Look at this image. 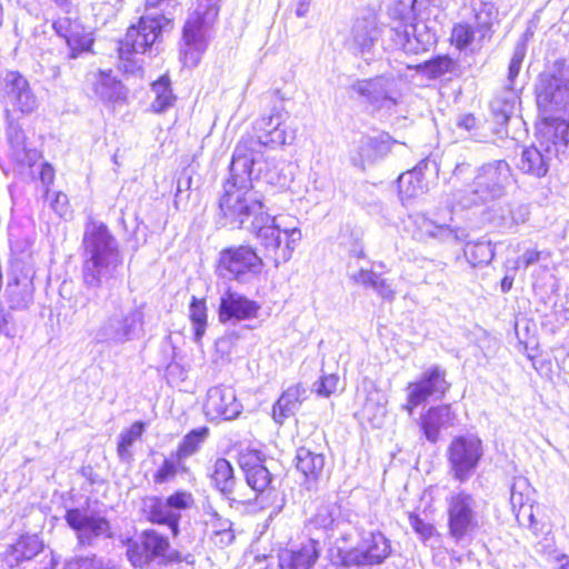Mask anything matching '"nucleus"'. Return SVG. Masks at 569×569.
Masks as SVG:
<instances>
[{
  "label": "nucleus",
  "mask_w": 569,
  "mask_h": 569,
  "mask_svg": "<svg viewBox=\"0 0 569 569\" xmlns=\"http://www.w3.org/2000/svg\"><path fill=\"white\" fill-rule=\"evenodd\" d=\"M82 279L88 288H100L120 276L123 253L108 227L89 221L83 233Z\"/></svg>",
  "instance_id": "1"
},
{
  "label": "nucleus",
  "mask_w": 569,
  "mask_h": 569,
  "mask_svg": "<svg viewBox=\"0 0 569 569\" xmlns=\"http://www.w3.org/2000/svg\"><path fill=\"white\" fill-rule=\"evenodd\" d=\"M127 557L133 567L142 568L151 562L148 550L144 549L143 538L129 539L127 542Z\"/></svg>",
  "instance_id": "51"
},
{
  "label": "nucleus",
  "mask_w": 569,
  "mask_h": 569,
  "mask_svg": "<svg viewBox=\"0 0 569 569\" xmlns=\"http://www.w3.org/2000/svg\"><path fill=\"white\" fill-rule=\"evenodd\" d=\"M253 167L246 171L237 170L233 159L230 164V178L223 186L220 198V210L232 227L242 228L249 218L252 220L263 211V203L258 193L252 190Z\"/></svg>",
  "instance_id": "3"
},
{
  "label": "nucleus",
  "mask_w": 569,
  "mask_h": 569,
  "mask_svg": "<svg viewBox=\"0 0 569 569\" xmlns=\"http://www.w3.org/2000/svg\"><path fill=\"white\" fill-rule=\"evenodd\" d=\"M248 229L253 232L262 247L266 258L274 267L288 262L302 239L300 228L281 217L260 213L251 220Z\"/></svg>",
  "instance_id": "4"
},
{
  "label": "nucleus",
  "mask_w": 569,
  "mask_h": 569,
  "mask_svg": "<svg viewBox=\"0 0 569 569\" xmlns=\"http://www.w3.org/2000/svg\"><path fill=\"white\" fill-rule=\"evenodd\" d=\"M511 178V170L505 160L488 162L479 168L471 186V198L465 206L485 203L500 198Z\"/></svg>",
  "instance_id": "11"
},
{
  "label": "nucleus",
  "mask_w": 569,
  "mask_h": 569,
  "mask_svg": "<svg viewBox=\"0 0 569 569\" xmlns=\"http://www.w3.org/2000/svg\"><path fill=\"white\" fill-rule=\"evenodd\" d=\"M531 487L527 479L517 478L511 485L510 503L513 512L520 511L530 500Z\"/></svg>",
  "instance_id": "48"
},
{
  "label": "nucleus",
  "mask_w": 569,
  "mask_h": 569,
  "mask_svg": "<svg viewBox=\"0 0 569 569\" xmlns=\"http://www.w3.org/2000/svg\"><path fill=\"white\" fill-rule=\"evenodd\" d=\"M458 67V63L450 57L440 56L426 63V71L432 78H439L447 73H457Z\"/></svg>",
  "instance_id": "50"
},
{
  "label": "nucleus",
  "mask_w": 569,
  "mask_h": 569,
  "mask_svg": "<svg viewBox=\"0 0 569 569\" xmlns=\"http://www.w3.org/2000/svg\"><path fill=\"white\" fill-rule=\"evenodd\" d=\"M212 543L219 548H224L231 545L234 540L232 527L221 532L217 531L216 535H210Z\"/></svg>",
  "instance_id": "64"
},
{
  "label": "nucleus",
  "mask_w": 569,
  "mask_h": 569,
  "mask_svg": "<svg viewBox=\"0 0 569 569\" xmlns=\"http://www.w3.org/2000/svg\"><path fill=\"white\" fill-rule=\"evenodd\" d=\"M60 7L64 16L54 20L52 27L57 34L66 40L69 48L68 58L76 59L82 52L91 50L93 44L92 32L81 23L78 12L70 1H63Z\"/></svg>",
  "instance_id": "14"
},
{
  "label": "nucleus",
  "mask_w": 569,
  "mask_h": 569,
  "mask_svg": "<svg viewBox=\"0 0 569 569\" xmlns=\"http://www.w3.org/2000/svg\"><path fill=\"white\" fill-rule=\"evenodd\" d=\"M456 413L450 405L431 407L420 418V426L426 439L432 443L439 440L441 429H447L455 425Z\"/></svg>",
  "instance_id": "27"
},
{
  "label": "nucleus",
  "mask_w": 569,
  "mask_h": 569,
  "mask_svg": "<svg viewBox=\"0 0 569 569\" xmlns=\"http://www.w3.org/2000/svg\"><path fill=\"white\" fill-rule=\"evenodd\" d=\"M11 157L20 164L31 167L40 158L37 149L27 144L26 136L19 126L10 124L7 131Z\"/></svg>",
  "instance_id": "36"
},
{
  "label": "nucleus",
  "mask_w": 569,
  "mask_h": 569,
  "mask_svg": "<svg viewBox=\"0 0 569 569\" xmlns=\"http://www.w3.org/2000/svg\"><path fill=\"white\" fill-rule=\"evenodd\" d=\"M182 459L178 455L171 453L170 457L166 458L162 465L159 467L153 476L156 483L162 485L174 479L179 469L182 467Z\"/></svg>",
  "instance_id": "49"
},
{
  "label": "nucleus",
  "mask_w": 569,
  "mask_h": 569,
  "mask_svg": "<svg viewBox=\"0 0 569 569\" xmlns=\"http://www.w3.org/2000/svg\"><path fill=\"white\" fill-rule=\"evenodd\" d=\"M0 101L7 108L30 113L38 107L36 96L30 89L28 80L16 71H7L0 78Z\"/></svg>",
  "instance_id": "21"
},
{
  "label": "nucleus",
  "mask_w": 569,
  "mask_h": 569,
  "mask_svg": "<svg viewBox=\"0 0 569 569\" xmlns=\"http://www.w3.org/2000/svg\"><path fill=\"white\" fill-rule=\"evenodd\" d=\"M417 0H400L390 10V17L393 19V26L390 28L392 48L400 49L407 53L417 54L427 50L429 39L423 40L417 36V26L413 6Z\"/></svg>",
  "instance_id": "10"
},
{
  "label": "nucleus",
  "mask_w": 569,
  "mask_h": 569,
  "mask_svg": "<svg viewBox=\"0 0 569 569\" xmlns=\"http://www.w3.org/2000/svg\"><path fill=\"white\" fill-rule=\"evenodd\" d=\"M167 500L171 511H173V513H176L179 519L181 518V511L190 509L194 503L192 493L186 490L176 491L174 493L170 495Z\"/></svg>",
  "instance_id": "56"
},
{
  "label": "nucleus",
  "mask_w": 569,
  "mask_h": 569,
  "mask_svg": "<svg viewBox=\"0 0 569 569\" xmlns=\"http://www.w3.org/2000/svg\"><path fill=\"white\" fill-rule=\"evenodd\" d=\"M242 409L232 387L220 385L208 390L203 412L210 421L233 420L239 417Z\"/></svg>",
  "instance_id": "22"
},
{
  "label": "nucleus",
  "mask_w": 569,
  "mask_h": 569,
  "mask_svg": "<svg viewBox=\"0 0 569 569\" xmlns=\"http://www.w3.org/2000/svg\"><path fill=\"white\" fill-rule=\"evenodd\" d=\"M382 27L375 13L355 20L348 40L352 53L366 61L373 60L381 40Z\"/></svg>",
  "instance_id": "19"
},
{
  "label": "nucleus",
  "mask_w": 569,
  "mask_h": 569,
  "mask_svg": "<svg viewBox=\"0 0 569 569\" xmlns=\"http://www.w3.org/2000/svg\"><path fill=\"white\" fill-rule=\"evenodd\" d=\"M372 289L376 293L385 300L391 301L395 299V290L391 284L382 278L380 274H377V279L372 284Z\"/></svg>",
  "instance_id": "61"
},
{
  "label": "nucleus",
  "mask_w": 569,
  "mask_h": 569,
  "mask_svg": "<svg viewBox=\"0 0 569 569\" xmlns=\"http://www.w3.org/2000/svg\"><path fill=\"white\" fill-rule=\"evenodd\" d=\"M220 0H198L182 33L181 59L187 67L198 64L207 48V34L218 18Z\"/></svg>",
  "instance_id": "7"
},
{
  "label": "nucleus",
  "mask_w": 569,
  "mask_h": 569,
  "mask_svg": "<svg viewBox=\"0 0 569 569\" xmlns=\"http://www.w3.org/2000/svg\"><path fill=\"white\" fill-rule=\"evenodd\" d=\"M351 90L378 110L390 111L400 97L398 82L392 76L357 80L351 84Z\"/></svg>",
  "instance_id": "18"
},
{
  "label": "nucleus",
  "mask_w": 569,
  "mask_h": 569,
  "mask_svg": "<svg viewBox=\"0 0 569 569\" xmlns=\"http://www.w3.org/2000/svg\"><path fill=\"white\" fill-rule=\"evenodd\" d=\"M409 523L417 535L423 539H428L432 536L433 527L430 523L425 522L419 516L415 513L409 515Z\"/></svg>",
  "instance_id": "60"
},
{
  "label": "nucleus",
  "mask_w": 569,
  "mask_h": 569,
  "mask_svg": "<svg viewBox=\"0 0 569 569\" xmlns=\"http://www.w3.org/2000/svg\"><path fill=\"white\" fill-rule=\"evenodd\" d=\"M406 230L418 241L437 240L439 242L456 243L463 241L468 237L463 228H453L450 224L438 223L420 212L408 216Z\"/></svg>",
  "instance_id": "20"
},
{
  "label": "nucleus",
  "mask_w": 569,
  "mask_h": 569,
  "mask_svg": "<svg viewBox=\"0 0 569 569\" xmlns=\"http://www.w3.org/2000/svg\"><path fill=\"white\" fill-rule=\"evenodd\" d=\"M189 311L194 331V341L200 342L207 328V307L204 300H199L193 297Z\"/></svg>",
  "instance_id": "47"
},
{
  "label": "nucleus",
  "mask_w": 569,
  "mask_h": 569,
  "mask_svg": "<svg viewBox=\"0 0 569 569\" xmlns=\"http://www.w3.org/2000/svg\"><path fill=\"white\" fill-rule=\"evenodd\" d=\"M450 387L446 369L439 365H432L425 369L417 380L407 385V398L402 409L412 415L413 410L429 398L442 399Z\"/></svg>",
  "instance_id": "12"
},
{
  "label": "nucleus",
  "mask_w": 569,
  "mask_h": 569,
  "mask_svg": "<svg viewBox=\"0 0 569 569\" xmlns=\"http://www.w3.org/2000/svg\"><path fill=\"white\" fill-rule=\"evenodd\" d=\"M537 103L545 113L569 108V66H557L552 73L541 77L537 87Z\"/></svg>",
  "instance_id": "15"
},
{
  "label": "nucleus",
  "mask_w": 569,
  "mask_h": 569,
  "mask_svg": "<svg viewBox=\"0 0 569 569\" xmlns=\"http://www.w3.org/2000/svg\"><path fill=\"white\" fill-rule=\"evenodd\" d=\"M262 259L250 246L230 247L220 252L218 272L227 279L247 282L260 274Z\"/></svg>",
  "instance_id": "13"
},
{
  "label": "nucleus",
  "mask_w": 569,
  "mask_h": 569,
  "mask_svg": "<svg viewBox=\"0 0 569 569\" xmlns=\"http://www.w3.org/2000/svg\"><path fill=\"white\" fill-rule=\"evenodd\" d=\"M306 399L307 389L301 383L290 386L273 406L272 413L276 422L281 425L287 418L293 416Z\"/></svg>",
  "instance_id": "34"
},
{
  "label": "nucleus",
  "mask_w": 569,
  "mask_h": 569,
  "mask_svg": "<svg viewBox=\"0 0 569 569\" xmlns=\"http://www.w3.org/2000/svg\"><path fill=\"white\" fill-rule=\"evenodd\" d=\"M339 385V377L337 375H323L318 381L315 382V391L318 396L328 398L333 395Z\"/></svg>",
  "instance_id": "57"
},
{
  "label": "nucleus",
  "mask_w": 569,
  "mask_h": 569,
  "mask_svg": "<svg viewBox=\"0 0 569 569\" xmlns=\"http://www.w3.org/2000/svg\"><path fill=\"white\" fill-rule=\"evenodd\" d=\"M465 256L472 267L488 264L495 257L490 241L468 242L465 248Z\"/></svg>",
  "instance_id": "46"
},
{
  "label": "nucleus",
  "mask_w": 569,
  "mask_h": 569,
  "mask_svg": "<svg viewBox=\"0 0 569 569\" xmlns=\"http://www.w3.org/2000/svg\"><path fill=\"white\" fill-rule=\"evenodd\" d=\"M393 143L395 141L388 133H381L377 137L362 136L351 151V162L363 169L367 164L373 163L387 156Z\"/></svg>",
  "instance_id": "24"
},
{
  "label": "nucleus",
  "mask_w": 569,
  "mask_h": 569,
  "mask_svg": "<svg viewBox=\"0 0 569 569\" xmlns=\"http://www.w3.org/2000/svg\"><path fill=\"white\" fill-rule=\"evenodd\" d=\"M151 91L154 94V99L151 102L152 111L157 113L164 112L171 108L177 98L171 89V81L168 76L160 77L152 83Z\"/></svg>",
  "instance_id": "43"
},
{
  "label": "nucleus",
  "mask_w": 569,
  "mask_h": 569,
  "mask_svg": "<svg viewBox=\"0 0 569 569\" xmlns=\"http://www.w3.org/2000/svg\"><path fill=\"white\" fill-rule=\"evenodd\" d=\"M259 309L256 301L228 290L220 299L219 319L221 322L252 319L257 317Z\"/></svg>",
  "instance_id": "25"
},
{
  "label": "nucleus",
  "mask_w": 569,
  "mask_h": 569,
  "mask_svg": "<svg viewBox=\"0 0 569 569\" xmlns=\"http://www.w3.org/2000/svg\"><path fill=\"white\" fill-rule=\"evenodd\" d=\"M171 20L162 14L148 13L140 18L137 26H131L119 46L120 68L126 73L141 71L139 61L132 59L134 53H144L157 43L162 31L170 27Z\"/></svg>",
  "instance_id": "6"
},
{
  "label": "nucleus",
  "mask_w": 569,
  "mask_h": 569,
  "mask_svg": "<svg viewBox=\"0 0 569 569\" xmlns=\"http://www.w3.org/2000/svg\"><path fill=\"white\" fill-rule=\"evenodd\" d=\"M246 481L257 492H263L270 486L271 472L257 456H244L240 460Z\"/></svg>",
  "instance_id": "37"
},
{
  "label": "nucleus",
  "mask_w": 569,
  "mask_h": 569,
  "mask_svg": "<svg viewBox=\"0 0 569 569\" xmlns=\"http://www.w3.org/2000/svg\"><path fill=\"white\" fill-rule=\"evenodd\" d=\"M546 121L540 140H545L549 144L558 142V151L561 147L569 146V121L551 117H546Z\"/></svg>",
  "instance_id": "41"
},
{
  "label": "nucleus",
  "mask_w": 569,
  "mask_h": 569,
  "mask_svg": "<svg viewBox=\"0 0 569 569\" xmlns=\"http://www.w3.org/2000/svg\"><path fill=\"white\" fill-rule=\"evenodd\" d=\"M558 142L549 144L545 140H538L537 144L523 149L518 168L526 174L541 178L547 174L551 160L557 156Z\"/></svg>",
  "instance_id": "23"
},
{
  "label": "nucleus",
  "mask_w": 569,
  "mask_h": 569,
  "mask_svg": "<svg viewBox=\"0 0 569 569\" xmlns=\"http://www.w3.org/2000/svg\"><path fill=\"white\" fill-rule=\"evenodd\" d=\"M209 437V429L207 427H201L198 429L191 430L189 433H187L181 442L179 443V447L176 451L178 457H180L182 460L193 456L197 453L202 446V443L207 440Z\"/></svg>",
  "instance_id": "45"
},
{
  "label": "nucleus",
  "mask_w": 569,
  "mask_h": 569,
  "mask_svg": "<svg viewBox=\"0 0 569 569\" xmlns=\"http://www.w3.org/2000/svg\"><path fill=\"white\" fill-rule=\"evenodd\" d=\"M286 112L281 109H272L270 114L262 116L253 123L254 134H244L237 143L233 151V166L237 170L246 171L247 168L259 163L264 147L283 146L295 139L284 123Z\"/></svg>",
  "instance_id": "2"
},
{
  "label": "nucleus",
  "mask_w": 569,
  "mask_h": 569,
  "mask_svg": "<svg viewBox=\"0 0 569 569\" xmlns=\"http://www.w3.org/2000/svg\"><path fill=\"white\" fill-rule=\"evenodd\" d=\"M144 430V425L140 421L134 422L128 430L120 435V441L118 443V455L121 459L130 458L129 448L132 443L138 440Z\"/></svg>",
  "instance_id": "52"
},
{
  "label": "nucleus",
  "mask_w": 569,
  "mask_h": 569,
  "mask_svg": "<svg viewBox=\"0 0 569 569\" xmlns=\"http://www.w3.org/2000/svg\"><path fill=\"white\" fill-rule=\"evenodd\" d=\"M526 57V46L523 43H518L513 50L509 70H508V86L512 87L515 79L518 77L519 71L521 69L522 61Z\"/></svg>",
  "instance_id": "58"
},
{
  "label": "nucleus",
  "mask_w": 569,
  "mask_h": 569,
  "mask_svg": "<svg viewBox=\"0 0 569 569\" xmlns=\"http://www.w3.org/2000/svg\"><path fill=\"white\" fill-rule=\"evenodd\" d=\"M42 549L43 543L38 536H22L16 543L7 548L4 562L11 568L19 566L23 561L33 559Z\"/></svg>",
  "instance_id": "35"
},
{
  "label": "nucleus",
  "mask_w": 569,
  "mask_h": 569,
  "mask_svg": "<svg viewBox=\"0 0 569 569\" xmlns=\"http://www.w3.org/2000/svg\"><path fill=\"white\" fill-rule=\"evenodd\" d=\"M296 467L303 475L307 489L311 490L323 472L325 457L322 453L301 447L297 450Z\"/></svg>",
  "instance_id": "31"
},
{
  "label": "nucleus",
  "mask_w": 569,
  "mask_h": 569,
  "mask_svg": "<svg viewBox=\"0 0 569 569\" xmlns=\"http://www.w3.org/2000/svg\"><path fill=\"white\" fill-rule=\"evenodd\" d=\"M33 274V270L28 268L21 277H17L8 283L6 295L11 309H26L32 302Z\"/></svg>",
  "instance_id": "30"
},
{
  "label": "nucleus",
  "mask_w": 569,
  "mask_h": 569,
  "mask_svg": "<svg viewBox=\"0 0 569 569\" xmlns=\"http://www.w3.org/2000/svg\"><path fill=\"white\" fill-rule=\"evenodd\" d=\"M320 556L318 541L309 539L298 549L284 550L279 555L280 569H311Z\"/></svg>",
  "instance_id": "29"
},
{
  "label": "nucleus",
  "mask_w": 569,
  "mask_h": 569,
  "mask_svg": "<svg viewBox=\"0 0 569 569\" xmlns=\"http://www.w3.org/2000/svg\"><path fill=\"white\" fill-rule=\"evenodd\" d=\"M141 538L144 540V549L148 550L151 562L153 560H158L159 562L174 560V552L170 550V543L167 537L156 530H144L141 533Z\"/></svg>",
  "instance_id": "39"
},
{
  "label": "nucleus",
  "mask_w": 569,
  "mask_h": 569,
  "mask_svg": "<svg viewBox=\"0 0 569 569\" xmlns=\"http://www.w3.org/2000/svg\"><path fill=\"white\" fill-rule=\"evenodd\" d=\"M146 309V303H141L126 312L120 305H114L93 330V340L106 346H122L140 339L147 323Z\"/></svg>",
  "instance_id": "5"
},
{
  "label": "nucleus",
  "mask_w": 569,
  "mask_h": 569,
  "mask_svg": "<svg viewBox=\"0 0 569 569\" xmlns=\"http://www.w3.org/2000/svg\"><path fill=\"white\" fill-rule=\"evenodd\" d=\"M46 197L50 200V208L62 219L71 218L72 211L70 209L68 196L63 192L50 193L49 189L46 190Z\"/></svg>",
  "instance_id": "55"
},
{
  "label": "nucleus",
  "mask_w": 569,
  "mask_h": 569,
  "mask_svg": "<svg viewBox=\"0 0 569 569\" xmlns=\"http://www.w3.org/2000/svg\"><path fill=\"white\" fill-rule=\"evenodd\" d=\"M477 34V29L473 30L470 24L457 23L452 28L451 41L458 49L461 50L471 46L476 40Z\"/></svg>",
  "instance_id": "53"
},
{
  "label": "nucleus",
  "mask_w": 569,
  "mask_h": 569,
  "mask_svg": "<svg viewBox=\"0 0 569 569\" xmlns=\"http://www.w3.org/2000/svg\"><path fill=\"white\" fill-rule=\"evenodd\" d=\"M391 555L390 541L381 532H370L350 550H338L336 569H372Z\"/></svg>",
  "instance_id": "9"
},
{
  "label": "nucleus",
  "mask_w": 569,
  "mask_h": 569,
  "mask_svg": "<svg viewBox=\"0 0 569 569\" xmlns=\"http://www.w3.org/2000/svg\"><path fill=\"white\" fill-rule=\"evenodd\" d=\"M210 517V520L207 521L211 530L210 535H216L217 531L221 532L232 527V522L229 519L220 517L217 512H212Z\"/></svg>",
  "instance_id": "62"
},
{
  "label": "nucleus",
  "mask_w": 569,
  "mask_h": 569,
  "mask_svg": "<svg viewBox=\"0 0 569 569\" xmlns=\"http://www.w3.org/2000/svg\"><path fill=\"white\" fill-rule=\"evenodd\" d=\"M210 479L213 487L224 496L230 495L236 486L233 468L230 462L223 458L217 459L212 465Z\"/></svg>",
  "instance_id": "40"
},
{
  "label": "nucleus",
  "mask_w": 569,
  "mask_h": 569,
  "mask_svg": "<svg viewBox=\"0 0 569 569\" xmlns=\"http://www.w3.org/2000/svg\"><path fill=\"white\" fill-rule=\"evenodd\" d=\"M386 405L385 395L377 389H372L366 396L361 413L373 426H379L387 413Z\"/></svg>",
  "instance_id": "42"
},
{
  "label": "nucleus",
  "mask_w": 569,
  "mask_h": 569,
  "mask_svg": "<svg viewBox=\"0 0 569 569\" xmlns=\"http://www.w3.org/2000/svg\"><path fill=\"white\" fill-rule=\"evenodd\" d=\"M377 274L378 273L373 272L372 270L360 269L351 276V279L358 284L372 288L375 279H377Z\"/></svg>",
  "instance_id": "63"
},
{
  "label": "nucleus",
  "mask_w": 569,
  "mask_h": 569,
  "mask_svg": "<svg viewBox=\"0 0 569 569\" xmlns=\"http://www.w3.org/2000/svg\"><path fill=\"white\" fill-rule=\"evenodd\" d=\"M517 94L512 87L507 86L502 96H497L491 101V110L498 123L507 122L516 110Z\"/></svg>",
  "instance_id": "44"
},
{
  "label": "nucleus",
  "mask_w": 569,
  "mask_h": 569,
  "mask_svg": "<svg viewBox=\"0 0 569 569\" xmlns=\"http://www.w3.org/2000/svg\"><path fill=\"white\" fill-rule=\"evenodd\" d=\"M549 257H550V252L547 250L539 251L536 249H528L516 261V263H517L516 269L520 264H522L525 268H528L531 264L539 262L541 259H548Z\"/></svg>",
  "instance_id": "59"
},
{
  "label": "nucleus",
  "mask_w": 569,
  "mask_h": 569,
  "mask_svg": "<svg viewBox=\"0 0 569 569\" xmlns=\"http://www.w3.org/2000/svg\"><path fill=\"white\" fill-rule=\"evenodd\" d=\"M448 528L456 541L470 537L480 528L479 503L466 490L452 491L446 499Z\"/></svg>",
  "instance_id": "8"
},
{
  "label": "nucleus",
  "mask_w": 569,
  "mask_h": 569,
  "mask_svg": "<svg viewBox=\"0 0 569 569\" xmlns=\"http://www.w3.org/2000/svg\"><path fill=\"white\" fill-rule=\"evenodd\" d=\"M68 526L76 532L78 543L93 546L99 538H112L113 532L109 520L97 511L73 508L66 512Z\"/></svg>",
  "instance_id": "16"
},
{
  "label": "nucleus",
  "mask_w": 569,
  "mask_h": 569,
  "mask_svg": "<svg viewBox=\"0 0 569 569\" xmlns=\"http://www.w3.org/2000/svg\"><path fill=\"white\" fill-rule=\"evenodd\" d=\"M471 9L479 41L490 37L491 27L498 18V10L495 4L489 1L473 0L471 2Z\"/></svg>",
  "instance_id": "38"
},
{
  "label": "nucleus",
  "mask_w": 569,
  "mask_h": 569,
  "mask_svg": "<svg viewBox=\"0 0 569 569\" xmlns=\"http://www.w3.org/2000/svg\"><path fill=\"white\" fill-rule=\"evenodd\" d=\"M141 512L147 520L158 525H167L172 535L179 532V517L171 511L167 498L148 496L142 499Z\"/></svg>",
  "instance_id": "28"
},
{
  "label": "nucleus",
  "mask_w": 569,
  "mask_h": 569,
  "mask_svg": "<svg viewBox=\"0 0 569 569\" xmlns=\"http://www.w3.org/2000/svg\"><path fill=\"white\" fill-rule=\"evenodd\" d=\"M93 92L108 106H121L127 101L128 91L126 87L111 71L99 70L93 73Z\"/></svg>",
  "instance_id": "26"
},
{
  "label": "nucleus",
  "mask_w": 569,
  "mask_h": 569,
  "mask_svg": "<svg viewBox=\"0 0 569 569\" xmlns=\"http://www.w3.org/2000/svg\"><path fill=\"white\" fill-rule=\"evenodd\" d=\"M338 508L333 505H323L318 508L317 513L312 520L316 527L325 530L333 529L337 522Z\"/></svg>",
  "instance_id": "54"
},
{
  "label": "nucleus",
  "mask_w": 569,
  "mask_h": 569,
  "mask_svg": "<svg viewBox=\"0 0 569 569\" xmlns=\"http://www.w3.org/2000/svg\"><path fill=\"white\" fill-rule=\"evenodd\" d=\"M259 158V163L253 166V174L256 178H262L268 184L284 189L291 181L288 172V162L283 159H264Z\"/></svg>",
  "instance_id": "32"
},
{
  "label": "nucleus",
  "mask_w": 569,
  "mask_h": 569,
  "mask_svg": "<svg viewBox=\"0 0 569 569\" xmlns=\"http://www.w3.org/2000/svg\"><path fill=\"white\" fill-rule=\"evenodd\" d=\"M482 457V443L476 436L456 437L448 448V460L452 477L460 481H467L478 466Z\"/></svg>",
  "instance_id": "17"
},
{
  "label": "nucleus",
  "mask_w": 569,
  "mask_h": 569,
  "mask_svg": "<svg viewBox=\"0 0 569 569\" xmlns=\"http://www.w3.org/2000/svg\"><path fill=\"white\" fill-rule=\"evenodd\" d=\"M428 161H420L413 169L398 178V191L402 201L416 199L426 193L428 186L423 176Z\"/></svg>",
  "instance_id": "33"
}]
</instances>
